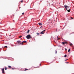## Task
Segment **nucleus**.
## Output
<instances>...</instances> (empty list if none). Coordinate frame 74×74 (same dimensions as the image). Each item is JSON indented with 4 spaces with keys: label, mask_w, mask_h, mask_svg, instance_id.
Instances as JSON below:
<instances>
[{
    "label": "nucleus",
    "mask_w": 74,
    "mask_h": 74,
    "mask_svg": "<svg viewBox=\"0 0 74 74\" xmlns=\"http://www.w3.org/2000/svg\"><path fill=\"white\" fill-rule=\"evenodd\" d=\"M29 32H30V30H28L27 33H29Z\"/></svg>",
    "instance_id": "12"
},
{
    "label": "nucleus",
    "mask_w": 74,
    "mask_h": 74,
    "mask_svg": "<svg viewBox=\"0 0 74 74\" xmlns=\"http://www.w3.org/2000/svg\"><path fill=\"white\" fill-rule=\"evenodd\" d=\"M70 51V49H69L68 50V52H69Z\"/></svg>",
    "instance_id": "17"
},
{
    "label": "nucleus",
    "mask_w": 74,
    "mask_h": 74,
    "mask_svg": "<svg viewBox=\"0 0 74 74\" xmlns=\"http://www.w3.org/2000/svg\"><path fill=\"white\" fill-rule=\"evenodd\" d=\"M17 43H18V44H19V45H21V41H20V40H18V41H17Z\"/></svg>",
    "instance_id": "2"
},
{
    "label": "nucleus",
    "mask_w": 74,
    "mask_h": 74,
    "mask_svg": "<svg viewBox=\"0 0 74 74\" xmlns=\"http://www.w3.org/2000/svg\"><path fill=\"white\" fill-rule=\"evenodd\" d=\"M64 7L65 8H66V10H67V8H69V6H66V5H65Z\"/></svg>",
    "instance_id": "4"
},
{
    "label": "nucleus",
    "mask_w": 74,
    "mask_h": 74,
    "mask_svg": "<svg viewBox=\"0 0 74 74\" xmlns=\"http://www.w3.org/2000/svg\"><path fill=\"white\" fill-rule=\"evenodd\" d=\"M68 60V59L66 60H65V61H66V60Z\"/></svg>",
    "instance_id": "26"
},
{
    "label": "nucleus",
    "mask_w": 74,
    "mask_h": 74,
    "mask_svg": "<svg viewBox=\"0 0 74 74\" xmlns=\"http://www.w3.org/2000/svg\"><path fill=\"white\" fill-rule=\"evenodd\" d=\"M62 44H63V45H64V44H67V42H62Z\"/></svg>",
    "instance_id": "3"
},
{
    "label": "nucleus",
    "mask_w": 74,
    "mask_h": 74,
    "mask_svg": "<svg viewBox=\"0 0 74 74\" xmlns=\"http://www.w3.org/2000/svg\"><path fill=\"white\" fill-rule=\"evenodd\" d=\"M5 47L6 48H7V46H5Z\"/></svg>",
    "instance_id": "25"
},
{
    "label": "nucleus",
    "mask_w": 74,
    "mask_h": 74,
    "mask_svg": "<svg viewBox=\"0 0 74 74\" xmlns=\"http://www.w3.org/2000/svg\"><path fill=\"white\" fill-rule=\"evenodd\" d=\"M67 11H68V12H70V9L68 10Z\"/></svg>",
    "instance_id": "7"
},
{
    "label": "nucleus",
    "mask_w": 74,
    "mask_h": 74,
    "mask_svg": "<svg viewBox=\"0 0 74 74\" xmlns=\"http://www.w3.org/2000/svg\"><path fill=\"white\" fill-rule=\"evenodd\" d=\"M8 67L10 69H11V66H8Z\"/></svg>",
    "instance_id": "10"
},
{
    "label": "nucleus",
    "mask_w": 74,
    "mask_h": 74,
    "mask_svg": "<svg viewBox=\"0 0 74 74\" xmlns=\"http://www.w3.org/2000/svg\"><path fill=\"white\" fill-rule=\"evenodd\" d=\"M64 57H65V58L67 57V55H65L64 56Z\"/></svg>",
    "instance_id": "19"
},
{
    "label": "nucleus",
    "mask_w": 74,
    "mask_h": 74,
    "mask_svg": "<svg viewBox=\"0 0 74 74\" xmlns=\"http://www.w3.org/2000/svg\"><path fill=\"white\" fill-rule=\"evenodd\" d=\"M40 66H41V64H40Z\"/></svg>",
    "instance_id": "32"
},
{
    "label": "nucleus",
    "mask_w": 74,
    "mask_h": 74,
    "mask_svg": "<svg viewBox=\"0 0 74 74\" xmlns=\"http://www.w3.org/2000/svg\"><path fill=\"white\" fill-rule=\"evenodd\" d=\"M26 38L27 39H30V38H32V37L30 34H29L26 36Z\"/></svg>",
    "instance_id": "1"
},
{
    "label": "nucleus",
    "mask_w": 74,
    "mask_h": 74,
    "mask_svg": "<svg viewBox=\"0 0 74 74\" xmlns=\"http://www.w3.org/2000/svg\"><path fill=\"white\" fill-rule=\"evenodd\" d=\"M5 72H4V68H3L2 69V73H3V74H4V73Z\"/></svg>",
    "instance_id": "5"
},
{
    "label": "nucleus",
    "mask_w": 74,
    "mask_h": 74,
    "mask_svg": "<svg viewBox=\"0 0 74 74\" xmlns=\"http://www.w3.org/2000/svg\"><path fill=\"white\" fill-rule=\"evenodd\" d=\"M40 34H44V33L43 31H42L41 32Z\"/></svg>",
    "instance_id": "6"
},
{
    "label": "nucleus",
    "mask_w": 74,
    "mask_h": 74,
    "mask_svg": "<svg viewBox=\"0 0 74 74\" xmlns=\"http://www.w3.org/2000/svg\"><path fill=\"white\" fill-rule=\"evenodd\" d=\"M23 42H22V43H21V45H23Z\"/></svg>",
    "instance_id": "21"
},
{
    "label": "nucleus",
    "mask_w": 74,
    "mask_h": 74,
    "mask_svg": "<svg viewBox=\"0 0 74 74\" xmlns=\"http://www.w3.org/2000/svg\"><path fill=\"white\" fill-rule=\"evenodd\" d=\"M56 53H57V51L56 50Z\"/></svg>",
    "instance_id": "24"
},
{
    "label": "nucleus",
    "mask_w": 74,
    "mask_h": 74,
    "mask_svg": "<svg viewBox=\"0 0 74 74\" xmlns=\"http://www.w3.org/2000/svg\"><path fill=\"white\" fill-rule=\"evenodd\" d=\"M5 69L6 70H7V67H5Z\"/></svg>",
    "instance_id": "14"
},
{
    "label": "nucleus",
    "mask_w": 74,
    "mask_h": 74,
    "mask_svg": "<svg viewBox=\"0 0 74 74\" xmlns=\"http://www.w3.org/2000/svg\"><path fill=\"white\" fill-rule=\"evenodd\" d=\"M57 29H56V31H57Z\"/></svg>",
    "instance_id": "31"
},
{
    "label": "nucleus",
    "mask_w": 74,
    "mask_h": 74,
    "mask_svg": "<svg viewBox=\"0 0 74 74\" xmlns=\"http://www.w3.org/2000/svg\"><path fill=\"white\" fill-rule=\"evenodd\" d=\"M67 50V49H65V50Z\"/></svg>",
    "instance_id": "30"
},
{
    "label": "nucleus",
    "mask_w": 74,
    "mask_h": 74,
    "mask_svg": "<svg viewBox=\"0 0 74 74\" xmlns=\"http://www.w3.org/2000/svg\"><path fill=\"white\" fill-rule=\"evenodd\" d=\"M22 37V36H20L19 37V38H21Z\"/></svg>",
    "instance_id": "20"
},
{
    "label": "nucleus",
    "mask_w": 74,
    "mask_h": 74,
    "mask_svg": "<svg viewBox=\"0 0 74 74\" xmlns=\"http://www.w3.org/2000/svg\"><path fill=\"white\" fill-rule=\"evenodd\" d=\"M38 25H42V24L41 23H38Z\"/></svg>",
    "instance_id": "11"
},
{
    "label": "nucleus",
    "mask_w": 74,
    "mask_h": 74,
    "mask_svg": "<svg viewBox=\"0 0 74 74\" xmlns=\"http://www.w3.org/2000/svg\"><path fill=\"white\" fill-rule=\"evenodd\" d=\"M27 70H28V69H25L24 70V71H27Z\"/></svg>",
    "instance_id": "9"
},
{
    "label": "nucleus",
    "mask_w": 74,
    "mask_h": 74,
    "mask_svg": "<svg viewBox=\"0 0 74 74\" xmlns=\"http://www.w3.org/2000/svg\"><path fill=\"white\" fill-rule=\"evenodd\" d=\"M23 42H24L25 43H26V41H23Z\"/></svg>",
    "instance_id": "15"
},
{
    "label": "nucleus",
    "mask_w": 74,
    "mask_h": 74,
    "mask_svg": "<svg viewBox=\"0 0 74 74\" xmlns=\"http://www.w3.org/2000/svg\"><path fill=\"white\" fill-rule=\"evenodd\" d=\"M71 19H73V18L72 17H71Z\"/></svg>",
    "instance_id": "28"
},
{
    "label": "nucleus",
    "mask_w": 74,
    "mask_h": 74,
    "mask_svg": "<svg viewBox=\"0 0 74 74\" xmlns=\"http://www.w3.org/2000/svg\"><path fill=\"white\" fill-rule=\"evenodd\" d=\"M60 39V38H58V36H57V40H58Z\"/></svg>",
    "instance_id": "13"
},
{
    "label": "nucleus",
    "mask_w": 74,
    "mask_h": 74,
    "mask_svg": "<svg viewBox=\"0 0 74 74\" xmlns=\"http://www.w3.org/2000/svg\"><path fill=\"white\" fill-rule=\"evenodd\" d=\"M12 70H15V68H12Z\"/></svg>",
    "instance_id": "18"
},
{
    "label": "nucleus",
    "mask_w": 74,
    "mask_h": 74,
    "mask_svg": "<svg viewBox=\"0 0 74 74\" xmlns=\"http://www.w3.org/2000/svg\"><path fill=\"white\" fill-rule=\"evenodd\" d=\"M66 63H69V62H66Z\"/></svg>",
    "instance_id": "29"
},
{
    "label": "nucleus",
    "mask_w": 74,
    "mask_h": 74,
    "mask_svg": "<svg viewBox=\"0 0 74 74\" xmlns=\"http://www.w3.org/2000/svg\"><path fill=\"white\" fill-rule=\"evenodd\" d=\"M36 34L37 35H39V34H40L38 33H37Z\"/></svg>",
    "instance_id": "16"
},
{
    "label": "nucleus",
    "mask_w": 74,
    "mask_h": 74,
    "mask_svg": "<svg viewBox=\"0 0 74 74\" xmlns=\"http://www.w3.org/2000/svg\"><path fill=\"white\" fill-rule=\"evenodd\" d=\"M24 14H25V12H23L22 13V15H24Z\"/></svg>",
    "instance_id": "22"
},
{
    "label": "nucleus",
    "mask_w": 74,
    "mask_h": 74,
    "mask_svg": "<svg viewBox=\"0 0 74 74\" xmlns=\"http://www.w3.org/2000/svg\"><path fill=\"white\" fill-rule=\"evenodd\" d=\"M45 30H44L43 31V32H45Z\"/></svg>",
    "instance_id": "27"
},
{
    "label": "nucleus",
    "mask_w": 74,
    "mask_h": 74,
    "mask_svg": "<svg viewBox=\"0 0 74 74\" xmlns=\"http://www.w3.org/2000/svg\"><path fill=\"white\" fill-rule=\"evenodd\" d=\"M70 46H73V44L71 43H70Z\"/></svg>",
    "instance_id": "8"
},
{
    "label": "nucleus",
    "mask_w": 74,
    "mask_h": 74,
    "mask_svg": "<svg viewBox=\"0 0 74 74\" xmlns=\"http://www.w3.org/2000/svg\"><path fill=\"white\" fill-rule=\"evenodd\" d=\"M21 3H23V0H22L21 1Z\"/></svg>",
    "instance_id": "23"
}]
</instances>
